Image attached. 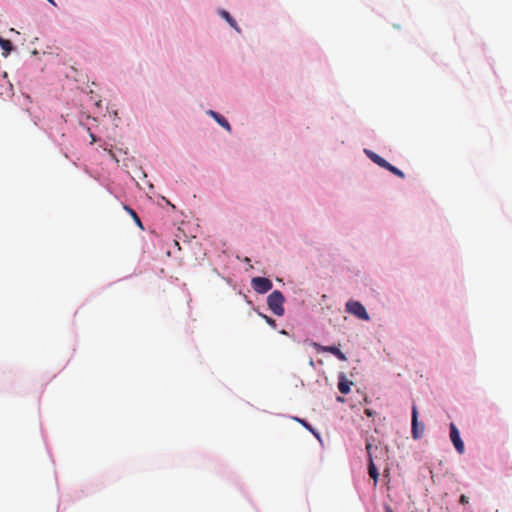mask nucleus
Masks as SVG:
<instances>
[{"mask_svg": "<svg viewBox=\"0 0 512 512\" xmlns=\"http://www.w3.org/2000/svg\"><path fill=\"white\" fill-rule=\"evenodd\" d=\"M285 298L281 291L275 290L267 297V305L269 309L277 316L284 315Z\"/></svg>", "mask_w": 512, "mask_h": 512, "instance_id": "f257e3e1", "label": "nucleus"}, {"mask_svg": "<svg viewBox=\"0 0 512 512\" xmlns=\"http://www.w3.org/2000/svg\"><path fill=\"white\" fill-rule=\"evenodd\" d=\"M375 439L373 437L366 439V451L368 454V461H374L375 459H379L384 457L387 454V448L382 447L381 443L374 444Z\"/></svg>", "mask_w": 512, "mask_h": 512, "instance_id": "f03ea898", "label": "nucleus"}, {"mask_svg": "<svg viewBox=\"0 0 512 512\" xmlns=\"http://www.w3.org/2000/svg\"><path fill=\"white\" fill-rule=\"evenodd\" d=\"M345 307L348 313L356 316L361 320L368 321L370 319L366 308L359 301L349 300Z\"/></svg>", "mask_w": 512, "mask_h": 512, "instance_id": "7ed1b4c3", "label": "nucleus"}, {"mask_svg": "<svg viewBox=\"0 0 512 512\" xmlns=\"http://www.w3.org/2000/svg\"><path fill=\"white\" fill-rule=\"evenodd\" d=\"M251 286L253 290L259 294H264L272 289V282L270 279L265 277H254L251 280Z\"/></svg>", "mask_w": 512, "mask_h": 512, "instance_id": "20e7f679", "label": "nucleus"}, {"mask_svg": "<svg viewBox=\"0 0 512 512\" xmlns=\"http://www.w3.org/2000/svg\"><path fill=\"white\" fill-rule=\"evenodd\" d=\"M411 426H412V429H411L412 437L414 439L421 438L423 435V432H424V425H420L418 422V410H417L416 405H413V407H412Z\"/></svg>", "mask_w": 512, "mask_h": 512, "instance_id": "39448f33", "label": "nucleus"}, {"mask_svg": "<svg viewBox=\"0 0 512 512\" xmlns=\"http://www.w3.org/2000/svg\"><path fill=\"white\" fill-rule=\"evenodd\" d=\"M311 346L316 349L317 352H328L337 357L340 361H347L346 355L339 350L336 346H323L319 343L312 342Z\"/></svg>", "mask_w": 512, "mask_h": 512, "instance_id": "423d86ee", "label": "nucleus"}, {"mask_svg": "<svg viewBox=\"0 0 512 512\" xmlns=\"http://www.w3.org/2000/svg\"><path fill=\"white\" fill-rule=\"evenodd\" d=\"M450 439L456 451L459 454H463L465 450L464 443L461 440L459 430L454 423L450 424Z\"/></svg>", "mask_w": 512, "mask_h": 512, "instance_id": "0eeeda50", "label": "nucleus"}, {"mask_svg": "<svg viewBox=\"0 0 512 512\" xmlns=\"http://www.w3.org/2000/svg\"><path fill=\"white\" fill-rule=\"evenodd\" d=\"M352 385L353 382L348 380L343 373L339 375L338 389L342 394H348Z\"/></svg>", "mask_w": 512, "mask_h": 512, "instance_id": "6e6552de", "label": "nucleus"}, {"mask_svg": "<svg viewBox=\"0 0 512 512\" xmlns=\"http://www.w3.org/2000/svg\"><path fill=\"white\" fill-rule=\"evenodd\" d=\"M365 153L378 166H380L384 169L389 166L388 161H386L384 158H382L378 154L374 153L373 151L365 150Z\"/></svg>", "mask_w": 512, "mask_h": 512, "instance_id": "1a4fd4ad", "label": "nucleus"}, {"mask_svg": "<svg viewBox=\"0 0 512 512\" xmlns=\"http://www.w3.org/2000/svg\"><path fill=\"white\" fill-rule=\"evenodd\" d=\"M207 113L208 115L212 116L220 126L225 128L227 131H231V126L226 118L213 110H209Z\"/></svg>", "mask_w": 512, "mask_h": 512, "instance_id": "9d476101", "label": "nucleus"}, {"mask_svg": "<svg viewBox=\"0 0 512 512\" xmlns=\"http://www.w3.org/2000/svg\"><path fill=\"white\" fill-rule=\"evenodd\" d=\"M368 473H369V476L374 481V487H376L378 484L379 473H378V469H377L374 461H372V460L369 461V464H368Z\"/></svg>", "mask_w": 512, "mask_h": 512, "instance_id": "9b49d317", "label": "nucleus"}, {"mask_svg": "<svg viewBox=\"0 0 512 512\" xmlns=\"http://www.w3.org/2000/svg\"><path fill=\"white\" fill-rule=\"evenodd\" d=\"M0 46L4 50L3 55L7 56L13 49L12 43L0 36Z\"/></svg>", "mask_w": 512, "mask_h": 512, "instance_id": "f8f14e48", "label": "nucleus"}, {"mask_svg": "<svg viewBox=\"0 0 512 512\" xmlns=\"http://www.w3.org/2000/svg\"><path fill=\"white\" fill-rule=\"evenodd\" d=\"M124 209L131 215V218H133V220L135 221V223L140 227V228H143L142 226V222L139 218V216L137 215V213L131 209L129 206H124Z\"/></svg>", "mask_w": 512, "mask_h": 512, "instance_id": "ddd939ff", "label": "nucleus"}, {"mask_svg": "<svg viewBox=\"0 0 512 512\" xmlns=\"http://www.w3.org/2000/svg\"><path fill=\"white\" fill-rule=\"evenodd\" d=\"M385 169L390 171L394 175L398 176L399 178H404L405 177V174L401 170H399L397 167L391 165L390 163H389V166L386 167Z\"/></svg>", "mask_w": 512, "mask_h": 512, "instance_id": "4468645a", "label": "nucleus"}, {"mask_svg": "<svg viewBox=\"0 0 512 512\" xmlns=\"http://www.w3.org/2000/svg\"><path fill=\"white\" fill-rule=\"evenodd\" d=\"M221 16L227 20V22L234 27L236 30H239L236 26L235 20L230 16V14L227 11H221Z\"/></svg>", "mask_w": 512, "mask_h": 512, "instance_id": "2eb2a0df", "label": "nucleus"}, {"mask_svg": "<svg viewBox=\"0 0 512 512\" xmlns=\"http://www.w3.org/2000/svg\"><path fill=\"white\" fill-rule=\"evenodd\" d=\"M299 423H301L305 428H307L309 431H311L317 438L319 437L318 434L315 433V430L311 427L310 424H308L305 420L295 418Z\"/></svg>", "mask_w": 512, "mask_h": 512, "instance_id": "dca6fc26", "label": "nucleus"}, {"mask_svg": "<svg viewBox=\"0 0 512 512\" xmlns=\"http://www.w3.org/2000/svg\"><path fill=\"white\" fill-rule=\"evenodd\" d=\"M262 317L265 319L266 323L271 326L272 328H276V322L274 319L267 315H262Z\"/></svg>", "mask_w": 512, "mask_h": 512, "instance_id": "f3484780", "label": "nucleus"}, {"mask_svg": "<svg viewBox=\"0 0 512 512\" xmlns=\"http://www.w3.org/2000/svg\"><path fill=\"white\" fill-rule=\"evenodd\" d=\"M459 502L461 504H467L469 502V499H468V497L466 495L463 494V495L460 496Z\"/></svg>", "mask_w": 512, "mask_h": 512, "instance_id": "a211bd4d", "label": "nucleus"}, {"mask_svg": "<svg viewBox=\"0 0 512 512\" xmlns=\"http://www.w3.org/2000/svg\"><path fill=\"white\" fill-rule=\"evenodd\" d=\"M365 414L371 417L373 415V412L370 409H365Z\"/></svg>", "mask_w": 512, "mask_h": 512, "instance_id": "6ab92c4d", "label": "nucleus"}, {"mask_svg": "<svg viewBox=\"0 0 512 512\" xmlns=\"http://www.w3.org/2000/svg\"><path fill=\"white\" fill-rule=\"evenodd\" d=\"M385 512H393L392 508L390 506L385 507Z\"/></svg>", "mask_w": 512, "mask_h": 512, "instance_id": "aec40b11", "label": "nucleus"}, {"mask_svg": "<svg viewBox=\"0 0 512 512\" xmlns=\"http://www.w3.org/2000/svg\"><path fill=\"white\" fill-rule=\"evenodd\" d=\"M47 1L50 2L51 4L55 5L54 0H47Z\"/></svg>", "mask_w": 512, "mask_h": 512, "instance_id": "412c9836", "label": "nucleus"}, {"mask_svg": "<svg viewBox=\"0 0 512 512\" xmlns=\"http://www.w3.org/2000/svg\"><path fill=\"white\" fill-rule=\"evenodd\" d=\"M91 140L94 142L95 141V137L94 135H91Z\"/></svg>", "mask_w": 512, "mask_h": 512, "instance_id": "4be33fe9", "label": "nucleus"}, {"mask_svg": "<svg viewBox=\"0 0 512 512\" xmlns=\"http://www.w3.org/2000/svg\"><path fill=\"white\" fill-rule=\"evenodd\" d=\"M91 140L94 142L95 141V137L94 135H91Z\"/></svg>", "mask_w": 512, "mask_h": 512, "instance_id": "5701e85b", "label": "nucleus"}]
</instances>
